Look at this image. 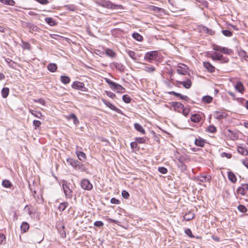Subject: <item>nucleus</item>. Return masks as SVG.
<instances>
[{
	"label": "nucleus",
	"instance_id": "nucleus-1",
	"mask_svg": "<svg viewBox=\"0 0 248 248\" xmlns=\"http://www.w3.org/2000/svg\"><path fill=\"white\" fill-rule=\"evenodd\" d=\"M213 49L216 51L223 53L226 54H232L233 51L231 49H229L225 47H222L216 44H213Z\"/></svg>",
	"mask_w": 248,
	"mask_h": 248
},
{
	"label": "nucleus",
	"instance_id": "nucleus-2",
	"mask_svg": "<svg viewBox=\"0 0 248 248\" xmlns=\"http://www.w3.org/2000/svg\"><path fill=\"white\" fill-rule=\"evenodd\" d=\"M158 57V52L157 51H152L147 52L144 56V60L149 62H152L157 59Z\"/></svg>",
	"mask_w": 248,
	"mask_h": 248
},
{
	"label": "nucleus",
	"instance_id": "nucleus-3",
	"mask_svg": "<svg viewBox=\"0 0 248 248\" xmlns=\"http://www.w3.org/2000/svg\"><path fill=\"white\" fill-rule=\"evenodd\" d=\"M72 87L74 89L82 92H87L88 91L87 88L85 87L84 84L80 81H74L72 85Z\"/></svg>",
	"mask_w": 248,
	"mask_h": 248
},
{
	"label": "nucleus",
	"instance_id": "nucleus-4",
	"mask_svg": "<svg viewBox=\"0 0 248 248\" xmlns=\"http://www.w3.org/2000/svg\"><path fill=\"white\" fill-rule=\"evenodd\" d=\"M188 67L185 64L179 63L177 64V69L176 70L178 74L185 75L187 73V70Z\"/></svg>",
	"mask_w": 248,
	"mask_h": 248
},
{
	"label": "nucleus",
	"instance_id": "nucleus-5",
	"mask_svg": "<svg viewBox=\"0 0 248 248\" xmlns=\"http://www.w3.org/2000/svg\"><path fill=\"white\" fill-rule=\"evenodd\" d=\"M80 186L84 190H90L93 188L92 184L87 179H84L81 181Z\"/></svg>",
	"mask_w": 248,
	"mask_h": 248
},
{
	"label": "nucleus",
	"instance_id": "nucleus-6",
	"mask_svg": "<svg viewBox=\"0 0 248 248\" xmlns=\"http://www.w3.org/2000/svg\"><path fill=\"white\" fill-rule=\"evenodd\" d=\"M247 191H248V184H243L238 187L236 192L242 195H246Z\"/></svg>",
	"mask_w": 248,
	"mask_h": 248
},
{
	"label": "nucleus",
	"instance_id": "nucleus-7",
	"mask_svg": "<svg viewBox=\"0 0 248 248\" xmlns=\"http://www.w3.org/2000/svg\"><path fill=\"white\" fill-rule=\"evenodd\" d=\"M62 187L65 197L67 198H71L72 196V191L70 189L68 185L65 184H63Z\"/></svg>",
	"mask_w": 248,
	"mask_h": 248
},
{
	"label": "nucleus",
	"instance_id": "nucleus-8",
	"mask_svg": "<svg viewBox=\"0 0 248 248\" xmlns=\"http://www.w3.org/2000/svg\"><path fill=\"white\" fill-rule=\"evenodd\" d=\"M171 105L173 107L174 110L178 112H180L184 108V105L179 102H172Z\"/></svg>",
	"mask_w": 248,
	"mask_h": 248
},
{
	"label": "nucleus",
	"instance_id": "nucleus-9",
	"mask_svg": "<svg viewBox=\"0 0 248 248\" xmlns=\"http://www.w3.org/2000/svg\"><path fill=\"white\" fill-rule=\"evenodd\" d=\"M101 5L104 7H106L107 8H110L111 9H116V7L118 6V5L112 3L110 1H103Z\"/></svg>",
	"mask_w": 248,
	"mask_h": 248
},
{
	"label": "nucleus",
	"instance_id": "nucleus-10",
	"mask_svg": "<svg viewBox=\"0 0 248 248\" xmlns=\"http://www.w3.org/2000/svg\"><path fill=\"white\" fill-rule=\"evenodd\" d=\"M66 161L69 165L72 166L74 169H77L78 165L79 162L78 160L74 159L72 158H68Z\"/></svg>",
	"mask_w": 248,
	"mask_h": 248
},
{
	"label": "nucleus",
	"instance_id": "nucleus-11",
	"mask_svg": "<svg viewBox=\"0 0 248 248\" xmlns=\"http://www.w3.org/2000/svg\"><path fill=\"white\" fill-rule=\"evenodd\" d=\"M102 101L103 103L106 105L108 107L111 109L114 110L116 112H118L120 111V109L117 108L114 105L110 103L109 102L107 101L106 99L102 98Z\"/></svg>",
	"mask_w": 248,
	"mask_h": 248
},
{
	"label": "nucleus",
	"instance_id": "nucleus-12",
	"mask_svg": "<svg viewBox=\"0 0 248 248\" xmlns=\"http://www.w3.org/2000/svg\"><path fill=\"white\" fill-rule=\"evenodd\" d=\"M203 66L210 73H213L215 71V67L213 66L209 62H204Z\"/></svg>",
	"mask_w": 248,
	"mask_h": 248
},
{
	"label": "nucleus",
	"instance_id": "nucleus-13",
	"mask_svg": "<svg viewBox=\"0 0 248 248\" xmlns=\"http://www.w3.org/2000/svg\"><path fill=\"white\" fill-rule=\"evenodd\" d=\"M105 81L109 85V87L113 90L115 91L117 86L118 85V83H117L116 82H114L112 81H111L110 79L105 78Z\"/></svg>",
	"mask_w": 248,
	"mask_h": 248
},
{
	"label": "nucleus",
	"instance_id": "nucleus-14",
	"mask_svg": "<svg viewBox=\"0 0 248 248\" xmlns=\"http://www.w3.org/2000/svg\"><path fill=\"white\" fill-rule=\"evenodd\" d=\"M215 113L216 114V118L217 120H221L227 117V114L225 112H220L216 111Z\"/></svg>",
	"mask_w": 248,
	"mask_h": 248
},
{
	"label": "nucleus",
	"instance_id": "nucleus-15",
	"mask_svg": "<svg viewBox=\"0 0 248 248\" xmlns=\"http://www.w3.org/2000/svg\"><path fill=\"white\" fill-rule=\"evenodd\" d=\"M168 93L170 95H174L177 97H180L181 99L185 100L186 101L188 100L189 99L187 96H184L181 93H176L174 91L169 92Z\"/></svg>",
	"mask_w": 248,
	"mask_h": 248
},
{
	"label": "nucleus",
	"instance_id": "nucleus-16",
	"mask_svg": "<svg viewBox=\"0 0 248 248\" xmlns=\"http://www.w3.org/2000/svg\"><path fill=\"white\" fill-rule=\"evenodd\" d=\"M205 141L204 140L200 137L198 139H196L195 140V144L197 146L203 147L205 145Z\"/></svg>",
	"mask_w": 248,
	"mask_h": 248
},
{
	"label": "nucleus",
	"instance_id": "nucleus-17",
	"mask_svg": "<svg viewBox=\"0 0 248 248\" xmlns=\"http://www.w3.org/2000/svg\"><path fill=\"white\" fill-rule=\"evenodd\" d=\"M180 84H182L186 89H189L192 84L191 81L189 79H187L186 81H177Z\"/></svg>",
	"mask_w": 248,
	"mask_h": 248
},
{
	"label": "nucleus",
	"instance_id": "nucleus-18",
	"mask_svg": "<svg viewBox=\"0 0 248 248\" xmlns=\"http://www.w3.org/2000/svg\"><path fill=\"white\" fill-rule=\"evenodd\" d=\"M235 89L239 93H242L244 91V87L243 83L240 82H237L235 86Z\"/></svg>",
	"mask_w": 248,
	"mask_h": 248
},
{
	"label": "nucleus",
	"instance_id": "nucleus-19",
	"mask_svg": "<svg viewBox=\"0 0 248 248\" xmlns=\"http://www.w3.org/2000/svg\"><path fill=\"white\" fill-rule=\"evenodd\" d=\"M210 57L214 61H219L222 57V55L216 52H214L211 54Z\"/></svg>",
	"mask_w": 248,
	"mask_h": 248
},
{
	"label": "nucleus",
	"instance_id": "nucleus-20",
	"mask_svg": "<svg viewBox=\"0 0 248 248\" xmlns=\"http://www.w3.org/2000/svg\"><path fill=\"white\" fill-rule=\"evenodd\" d=\"M112 64L121 72H123L124 71L125 67L121 63L113 62Z\"/></svg>",
	"mask_w": 248,
	"mask_h": 248
},
{
	"label": "nucleus",
	"instance_id": "nucleus-21",
	"mask_svg": "<svg viewBox=\"0 0 248 248\" xmlns=\"http://www.w3.org/2000/svg\"><path fill=\"white\" fill-rule=\"evenodd\" d=\"M228 179L232 183L236 182L237 179L235 175L232 171L228 172Z\"/></svg>",
	"mask_w": 248,
	"mask_h": 248
},
{
	"label": "nucleus",
	"instance_id": "nucleus-22",
	"mask_svg": "<svg viewBox=\"0 0 248 248\" xmlns=\"http://www.w3.org/2000/svg\"><path fill=\"white\" fill-rule=\"evenodd\" d=\"M26 27L30 30V31H37L39 29L37 26L31 23H27Z\"/></svg>",
	"mask_w": 248,
	"mask_h": 248
},
{
	"label": "nucleus",
	"instance_id": "nucleus-23",
	"mask_svg": "<svg viewBox=\"0 0 248 248\" xmlns=\"http://www.w3.org/2000/svg\"><path fill=\"white\" fill-rule=\"evenodd\" d=\"M190 120L192 122L198 123L201 120V117L199 114H194L191 115Z\"/></svg>",
	"mask_w": 248,
	"mask_h": 248
},
{
	"label": "nucleus",
	"instance_id": "nucleus-24",
	"mask_svg": "<svg viewBox=\"0 0 248 248\" xmlns=\"http://www.w3.org/2000/svg\"><path fill=\"white\" fill-rule=\"evenodd\" d=\"M68 119H72L74 122V124L76 125H77L79 124V121L76 116V115L74 113H71L68 115L67 117Z\"/></svg>",
	"mask_w": 248,
	"mask_h": 248
},
{
	"label": "nucleus",
	"instance_id": "nucleus-25",
	"mask_svg": "<svg viewBox=\"0 0 248 248\" xmlns=\"http://www.w3.org/2000/svg\"><path fill=\"white\" fill-rule=\"evenodd\" d=\"M76 154L78 159L81 161H84L86 158V155L85 153L81 151H77Z\"/></svg>",
	"mask_w": 248,
	"mask_h": 248
},
{
	"label": "nucleus",
	"instance_id": "nucleus-26",
	"mask_svg": "<svg viewBox=\"0 0 248 248\" xmlns=\"http://www.w3.org/2000/svg\"><path fill=\"white\" fill-rule=\"evenodd\" d=\"M134 127L136 129L137 131L141 133L142 134H145V131L142 126L138 123H135L134 124Z\"/></svg>",
	"mask_w": 248,
	"mask_h": 248
},
{
	"label": "nucleus",
	"instance_id": "nucleus-27",
	"mask_svg": "<svg viewBox=\"0 0 248 248\" xmlns=\"http://www.w3.org/2000/svg\"><path fill=\"white\" fill-rule=\"evenodd\" d=\"M194 217V214L190 212L185 214L184 216V219L186 221H189Z\"/></svg>",
	"mask_w": 248,
	"mask_h": 248
},
{
	"label": "nucleus",
	"instance_id": "nucleus-28",
	"mask_svg": "<svg viewBox=\"0 0 248 248\" xmlns=\"http://www.w3.org/2000/svg\"><path fill=\"white\" fill-rule=\"evenodd\" d=\"M45 20L50 26H54L57 24L56 21L52 17H46Z\"/></svg>",
	"mask_w": 248,
	"mask_h": 248
},
{
	"label": "nucleus",
	"instance_id": "nucleus-29",
	"mask_svg": "<svg viewBox=\"0 0 248 248\" xmlns=\"http://www.w3.org/2000/svg\"><path fill=\"white\" fill-rule=\"evenodd\" d=\"M47 69L51 72H54L57 69V65L55 63H50L47 65Z\"/></svg>",
	"mask_w": 248,
	"mask_h": 248
},
{
	"label": "nucleus",
	"instance_id": "nucleus-30",
	"mask_svg": "<svg viewBox=\"0 0 248 248\" xmlns=\"http://www.w3.org/2000/svg\"><path fill=\"white\" fill-rule=\"evenodd\" d=\"M126 52L128 53L129 56L133 60L137 61L138 60L136 54L134 51L130 50H126Z\"/></svg>",
	"mask_w": 248,
	"mask_h": 248
},
{
	"label": "nucleus",
	"instance_id": "nucleus-31",
	"mask_svg": "<svg viewBox=\"0 0 248 248\" xmlns=\"http://www.w3.org/2000/svg\"><path fill=\"white\" fill-rule=\"evenodd\" d=\"M0 2L5 5L10 6H14L15 4V1L14 0H0Z\"/></svg>",
	"mask_w": 248,
	"mask_h": 248
},
{
	"label": "nucleus",
	"instance_id": "nucleus-32",
	"mask_svg": "<svg viewBox=\"0 0 248 248\" xmlns=\"http://www.w3.org/2000/svg\"><path fill=\"white\" fill-rule=\"evenodd\" d=\"M61 81L62 83L64 84H68L70 81V78L69 77L66 76H62L61 77Z\"/></svg>",
	"mask_w": 248,
	"mask_h": 248
},
{
	"label": "nucleus",
	"instance_id": "nucleus-33",
	"mask_svg": "<svg viewBox=\"0 0 248 248\" xmlns=\"http://www.w3.org/2000/svg\"><path fill=\"white\" fill-rule=\"evenodd\" d=\"M228 132H229L231 134V135H228L229 136H230V138L231 139H232L233 140H235L238 139V135L236 132H234L230 129H228Z\"/></svg>",
	"mask_w": 248,
	"mask_h": 248
},
{
	"label": "nucleus",
	"instance_id": "nucleus-34",
	"mask_svg": "<svg viewBox=\"0 0 248 248\" xmlns=\"http://www.w3.org/2000/svg\"><path fill=\"white\" fill-rule=\"evenodd\" d=\"M21 230L24 232H26L29 229V225L26 222H24L21 225Z\"/></svg>",
	"mask_w": 248,
	"mask_h": 248
},
{
	"label": "nucleus",
	"instance_id": "nucleus-35",
	"mask_svg": "<svg viewBox=\"0 0 248 248\" xmlns=\"http://www.w3.org/2000/svg\"><path fill=\"white\" fill-rule=\"evenodd\" d=\"M106 54L110 58H114L116 56V54L112 50L108 48L106 50Z\"/></svg>",
	"mask_w": 248,
	"mask_h": 248
},
{
	"label": "nucleus",
	"instance_id": "nucleus-36",
	"mask_svg": "<svg viewBox=\"0 0 248 248\" xmlns=\"http://www.w3.org/2000/svg\"><path fill=\"white\" fill-rule=\"evenodd\" d=\"M2 185L3 187L6 188H11L12 186V184L11 183L10 181L7 179H5L2 181Z\"/></svg>",
	"mask_w": 248,
	"mask_h": 248
},
{
	"label": "nucleus",
	"instance_id": "nucleus-37",
	"mask_svg": "<svg viewBox=\"0 0 248 248\" xmlns=\"http://www.w3.org/2000/svg\"><path fill=\"white\" fill-rule=\"evenodd\" d=\"M9 93V89L8 88H3L1 90L2 96L5 98H6Z\"/></svg>",
	"mask_w": 248,
	"mask_h": 248
},
{
	"label": "nucleus",
	"instance_id": "nucleus-38",
	"mask_svg": "<svg viewBox=\"0 0 248 248\" xmlns=\"http://www.w3.org/2000/svg\"><path fill=\"white\" fill-rule=\"evenodd\" d=\"M237 151L239 153L243 155H248V151L246 149L242 147H238Z\"/></svg>",
	"mask_w": 248,
	"mask_h": 248
},
{
	"label": "nucleus",
	"instance_id": "nucleus-39",
	"mask_svg": "<svg viewBox=\"0 0 248 248\" xmlns=\"http://www.w3.org/2000/svg\"><path fill=\"white\" fill-rule=\"evenodd\" d=\"M132 37L135 40L138 41H141L143 40V37L138 32H134L132 34Z\"/></svg>",
	"mask_w": 248,
	"mask_h": 248
},
{
	"label": "nucleus",
	"instance_id": "nucleus-40",
	"mask_svg": "<svg viewBox=\"0 0 248 248\" xmlns=\"http://www.w3.org/2000/svg\"><path fill=\"white\" fill-rule=\"evenodd\" d=\"M68 205V202H63L61 203L58 207L59 209L61 211H63Z\"/></svg>",
	"mask_w": 248,
	"mask_h": 248
},
{
	"label": "nucleus",
	"instance_id": "nucleus-41",
	"mask_svg": "<svg viewBox=\"0 0 248 248\" xmlns=\"http://www.w3.org/2000/svg\"><path fill=\"white\" fill-rule=\"evenodd\" d=\"M202 100L203 102L206 103H211L213 100V98L209 95H206L202 97Z\"/></svg>",
	"mask_w": 248,
	"mask_h": 248
},
{
	"label": "nucleus",
	"instance_id": "nucleus-42",
	"mask_svg": "<svg viewBox=\"0 0 248 248\" xmlns=\"http://www.w3.org/2000/svg\"><path fill=\"white\" fill-rule=\"evenodd\" d=\"M115 91L118 93H124L125 92V89L122 86L118 84Z\"/></svg>",
	"mask_w": 248,
	"mask_h": 248
},
{
	"label": "nucleus",
	"instance_id": "nucleus-43",
	"mask_svg": "<svg viewBox=\"0 0 248 248\" xmlns=\"http://www.w3.org/2000/svg\"><path fill=\"white\" fill-rule=\"evenodd\" d=\"M123 101L126 103H129L131 101V98L127 94H124L122 97Z\"/></svg>",
	"mask_w": 248,
	"mask_h": 248
},
{
	"label": "nucleus",
	"instance_id": "nucleus-44",
	"mask_svg": "<svg viewBox=\"0 0 248 248\" xmlns=\"http://www.w3.org/2000/svg\"><path fill=\"white\" fill-rule=\"evenodd\" d=\"M145 70L147 72H153L155 70L154 66H151L147 64H145Z\"/></svg>",
	"mask_w": 248,
	"mask_h": 248
},
{
	"label": "nucleus",
	"instance_id": "nucleus-45",
	"mask_svg": "<svg viewBox=\"0 0 248 248\" xmlns=\"http://www.w3.org/2000/svg\"><path fill=\"white\" fill-rule=\"evenodd\" d=\"M238 210L241 213H245L247 212V208L243 205L240 204L238 207Z\"/></svg>",
	"mask_w": 248,
	"mask_h": 248
},
{
	"label": "nucleus",
	"instance_id": "nucleus-46",
	"mask_svg": "<svg viewBox=\"0 0 248 248\" xmlns=\"http://www.w3.org/2000/svg\"><path fill=\"white\" fill-rule=\"evenodd\" d=\"M30 112L31 113L32 115L34 116L35 117L40 118L42 116V114L40 112H36L33 110H30Z\"/></svg>",
	"mask_w": 248,
	"mask_h": 248
},
{
	"label": "nucleus",
	"instance_id": "nucleus-47",
	"mask_svg": "<svg viewBox=\"0 0 248 248\" xmlns=\"http://www.w3.org/2000/svg\"><path fill=\"white\" fill-rule=\"evenodd\" d=\"M211 179L210 176H202L201 177L200 180L202 182H209Z\"/></svg>",
	"mask_w": 248,
	"mask_h": 248
},
{
	"label": "nucleus",
	"instance_id": "nucleus-48",
	"mask_svg": "<svg viewBox=\"0 0 248 248\" xmlns=\"http://www.w3.org/2000/svg\"><path fill=\"white\" fill-rule=\"evenodd\" d=\"M222 33L224 36L227 37H231L232 35V33L230 31L227 30H222Z\"/></svg>",
	"mask_w": 248,
	"mask_h": 248
},
{
	"label": "nucleus",
	"instance_id": "nucleus-49",
	"mask_svg": "<svg viewBox=\"0 0 248 248\" xmlns=\"http://www.w3.org/2000/svg\"><path fill=\"white\" fill-rule=\"evenodd\" d=\"M207 131L210 133H215L217 131V129L214 125H210L207 128Z\"/></svg>",
	"mask_w": 248,
	"mask_h": 248
},
{
	"label": "nucleus",
	"instance_id": "nucleus-50",
	"mask_svg": "<svg viewBox=\"0 0 248 248\" xmlns=\"http://www.w3.org/2000/svg\"><path fill=\"white\" fill-rule=\"evenodd\" d=\"M41 123L38 120H34L33 121V125L34 126L35 129H37L40 127Z\"/></svg>",
	"mask_w": 248,
	"mask_h": 248
},
{
	"label": "nucleus",
	"instance_id": "nucleus-51",
	"mask_svg": "<svg viewBox=\"0 0 248 248\" xmlns=\"http://www.w3.org/2000/svg\"><path fill=\"white\" fill-rule=\"evenodd\" d=\"M178 167L182 170V171L185 170L186 169V165L184 164L183 162H181V163H178Z\"/></svg>",
	"mask_w": 248,
	"mask_h": 248
},
{
	"label": "nucleus",
	"instance_id": "nucleus-52",
	"mask_svg": "<svg viewBox=\"0 0 248 248\" xmlns=\"http://www.w3.org/2000/svg\"><path fill=\"white\" fill-rule=\"evenodd\" d=\"M122 196L124 198L128 199L130 196V195L127 191L124 190L122 192Z\"/></svg>",
	"mask_w": 248,
	"mask_h": 248
},
{
	"label": "nucleus",
	"instance_id": "nucleus-53",
	"mask_svg": "<svg viewBox=\"0 0 248 248\" xmlns=\"http://www.w3.org/2000/svg\"><path fill=\"white\" fill-rule=\"evenodd\" d=\"M158 170L160 173L162 174H166L168 172L167 169L164 167H159L158 168Z\"/></svg>",
	"mask_w": 248,
	"mask_h": 248
},
{
	"label": "nucleus",
	"instance_id": "nucleus-54",
	"mask_svg": "<svg viewBox=\"0 0 248 248\" xmlns=\"http://www.w3.org/2000/svg\"><path fill=\"white\" fill-rule=\"evenodd\" d=\"M77 169L80 170L82 171H85L86 170L85 166L83 164H81L80 162L78 165Z\"/></svg>",
	"mask_w": 248,
	"mask_h": 248
},
{
	"label": "nucleus",
	"instance_id": "nucleus-55",
	"mask_svg": "<svg viewBox=\"0 0 248 248\" xmlns=\"http://www.w3.org/2000/svg\"><path fill=\"white\" fill-rule=\"evenodd\" d=\"M185 233L190 238H194V236L192 234V232L190 229H186L185 231Z\"/></svg>",
	"mask_w": 248,
	"mask_h": 248
},
{
	"label": "nucleus",
	"instance_id": "nucleus-56",
	"mask_svg": "<svg viewBox=\"0 0 248 248\" xmlns=\"http://www.w3.org/2000/svg\"><path fill=\"white\" fill-rule=\"evenodd\" d=\"M64 7L69 10L74 11L76 9V7L74 5L71 4V5H66L64 6Z\"/></svg>",
	"mask_w": 248,
	"mask_h": 248
},
{
	"label": "nucleus",
	"instance_id": "nucleus-57",
	"mask_svg": "<svg viewBox=\"0 0 248 248\" xmlns=\"http://www.w3.org/2000/svg\"><path fill=\"white\" fill-rule=\"evenodd\" d=\"M135 140L136 141V142L139 143H145L146 142V140L145 139H144L143 138H140V137H139V138H136L135 139Z\"/></svg>",
	"mask_w": 248,
	"mask_h": 248
},
{
	"label": "nucleus",
	"instance_id": "nucleus-58",
	"mask_svg": "<svg viewBox=\"0 0 248 248\" xmlns=\"http://www.w3.org/2000/svg\"><path fill=\"white\" fill-rule=\"evenodd\" d=\"M182 113L184 115L186 116L188 115L190 111V109L188 108H184L182 109Z\"/></svg>",
	"mask_w": 248,
	"mask_h": 248
},
{
	"label": "nucleus",
	"instance_id": "nucleus-59",
	"mask_svg": "<svg viewBox=\"0 0 248 248\" xmlns=\"http://www.w3.org/2000/svg\"><path fill=\"white\" fill-rule=\"evenodd\" d=\"M105 93L107 96L112 99L116 97L115 94L112 92H110L109 91H105Z\"/></svg>",
	"mask_w": 248,
	"mask_h": 248
},
{
	"label": "nucleus",
	"instance_id": "nucleus-60",
	"mask_svg": "<svg viewBox=\"0 0 248 248\" xmlns=\"http://www.w3.org/2000/svg\"><path fill=\"white\" fill-rule=\"evenodd\" d=\"M5 242V236L2 233H0V244H4Z\"/></svg>",
	"mask_w": 248,
	"mask_h": 248
},
{
	"label": "nucleus",
	"instance_id": "nucleus-61",
	"mask_svg": "<svg viewBox=\"0 0 248 248\" xmlns=\"http://www.w3.org/2000/svg\"><path fill=\"white\" fill-rule=\"evenodd\" d=\"M94 225L97 227H101L104 225V223L101 221H96L94 223Z\"/></svg>",
	"mask_w": 248,
	"mask_h": 248
},
{
	"label": "nucleus",
	"instance_id": "nucleus-62",
	"mask_svg": "<svg viewBox=\"0 0 248 248\" xmlns=\"http://www.w3.org/2000/svg\"><path fill=\"white\" fill-rule=\"evenodd\" d=\"M221 156L222 157H226L227 158H231L232 156V155L231 154L227 153L226 152H223L221 154Z\"/></svg>",
	"mask_w": 248,
	"mask_h": 248
},
{
	"label": "nucleus",
	"instance_id": "nucleus-63",
	"mask_svg": "<svg viewBox=\"0 0 248 248\" xmlns=\"http://www.w3.org/2000/svg\"><path fill=\"white\" fill-rule=\"evenodd\" d=\"M219 61H221V63H227L229 62V58L227 57H224L222 56V57L221 58V59H220Z\"/></svg>",
	"mask_w": 248,
	"mask_h": 248
},
{
	"label": "nucleus",
	"instance_id": "nucleus-64",
	"mask_svg": "<svg viewBox=\"0 0 248 248\" xmlns=\"http://www.w3.org/2000/svg\"><path fill=\"white\" fill-rule=\"evenodd\" d=\"M110 202L113 204H119L120 203V201L115 198H112L110 200Z\"/></svg>",
	"mask_w": 248,
	"mask_h": 248
}]
</instances>
